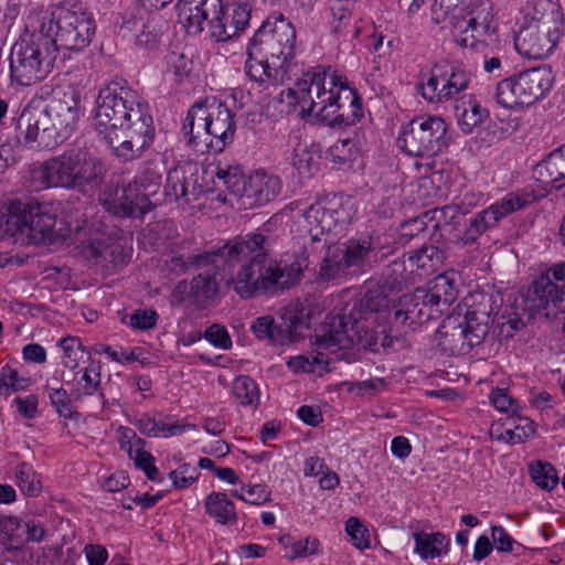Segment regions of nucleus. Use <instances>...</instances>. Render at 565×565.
Wrapping results in <instances>:
<instances>
[{
  "label": "nucleus",
  "mask_w": 565,
  "mask_h": 565,
  "mask_svg": "<svg viewBox=\"0 0 565 565\" xmlns=\"http://www.w3.org/2000/svg\"><path fill=\"white\" fill-rule=\"evenodd\" d=\"M28 18L32 32L50 38L56 54L60 50L82 51L92 42L96 30L92 14L81 6H57L50 11L34 10Z\"/></svg>",
  "instance_id": "nucleus-7"
},
{
  "label": "nucleus",
  "mask_w": 565,
  "mask_h": 565,
  "mask_svg": "<svg viewBox=\"0 0 565 565\" xmlns=\"http://www.w3.org/2000/svg\"><path fill=\"white\" fill-rule=\"evenodd\" d=\"M470 84V74L458 65L436 64L422 75L418 88L422 97L430 104H444Z\"/></svg>",
  "instance_id": "nucleus-18"
},
{
  "label": "nucleus",
  "mask_w": 565,
  "mask_h": 565,
  "mask_svg": "<svg viewBox=\"0 0 565 565\" xmlns=\"http://www.w3.org/2000/svg\"><path fill=\"white\" fill-rule=\"evenodd\" d=\"M42 109H23L17 121L19 142H38L41 147H55L57 143Z\"/></svg>",
  "instance_id": "nucleus-25"
},
{
  "label": "nucleus",
  "mask_w": 565,
  "mask_h": 565,
  "mask_svg": "<svg viewBox=\"0 0 565 565\" xmlns=\"http://www.w3.org/2000/svg\"><path fill=\"white\" fill-rule=\"evenodd\" d=\"M444 253L436 246H423L408 254V265L411 268L422 269L425 273H433L443 264Z\"/></svg>",
  "instance_id": "nucleus-43"
},
{
  "label": "nucleus",
  "mask_w": 565,
  "mask_h": 565,
  "mask_svg": "<svg viewBox=\"0 0 565 565\" xmlns=\"http://www.w3.org/2000/svg\"><path fill=\"white\" fill-rule=\"evenodd\" d=\"M198 166L191 161L177 163L167 175L164 195L169 201H178L195 193Z\"/></svg>",
  "instance_id": "nucleus-30"
},
{
  "label": "nucleus",
  "mask_w": 565,
  "mask_h": 565,
  "mask_svg": "<svg viewBox=\"0 0 565 565\" xmlns=\"http://www.w3.org/2000/svg\"><path fill=\"white\" fill-rule=\"evenodd\" d=\"M87 255L99 264L117 266L125 263V253L121 245L109 238L93 239L87 247Z\"/></svg>",
  "instance_id": "nucleus-39"
},
{
  "label": "nucleus",
  "mask_w": 565,
  "mask_h": 565,
  "mask_svg": "<svg viewBox=\"0 0 565 565\" xmlns=\"http://www.w3.org/2000/svg\"><path fill=\"white\" fill-rule=\"evenodd\" d=\"M216 7H220V0H182L178 4L179 22L189 34H199Z\"/></svg>",
  "instance_id": "nucleus-31"
},
{
  "label": "nucleus",
  "mask_w": 565,
  "mask_h": 565,
  "mask_svg": "<svg viewBox=\"0 0 565 565\" xmlns=\"http://www.w3.org/2000/svg\"><path fill=\"white\" fill-rule=\"evenodd\" d=\"M94 126L100 140L122 162L140 159L156 135L148 104L121 78L99 89Z\"/></svg>",
  "instance_id": "nucleus-2"
},
{
  "label": "nucleus",
  "mask_w": 565,
  "mask_h": 565,
  "mask_svg": "<svg viewBox=\"0 0 565 565\" xmlns=\"http://www.w3.org/2000/svg\"><path fill=\"white\" fill-rule=\"evenodd\" d=\"M106 175L105 164L95 156L82 151H64L45 160L33 171V178L44 189L63 188L85 191L102 185Z\"/></svg>",
  "instance_id": "nucleus-9"
},
{
  "label": "nucleus",
  "mask_w": 565,
  "mask_h": 565,
  "mask_svg": "<svg viewBox=\"0 0 565 565\" xmlns=\"http://www.w3.org/2000/svg\"><path fill=\"white\" fill-rule=\"evenodd\" d=\"M42 110L47 117L51 136H54L57 145L62 143L72 136L84 115L82 94L76 87L67 86L56 92Z\"/></svg>",
  "instance_id": "nucleus-17"
},
{
  "label": "nucleus",
  "mask_w": 565,
  "mask_h": 565,
  "mask_svg": "<svg viewBox=\"0 0 565 565\" xmlns=\"http://www.w3.org/2000/svg\"><path fill=\"white\" fill-rule=\"evenodd\" d=\"M360 313L359 310L345 308L338 315L329 316L321 333L313 337L312 344L316 345L317 353L290 358L288 367L296 373H315L321 364L327 363L324 352L339 354L341 359L348 358L345 353H341L348 350L379 352L380 345L387 344V337L383 335V341L380 342L377 333L366 330L365 322L358 320L356 316Z\"/></svg>",
  "instance_id": "nucleus-5"
},
{
  "label": "nucleus",
  "mask_w": 565,
  "mask_h": 565,
  "mask_svg": "<svg viewBox=\"0 0 565 565\" xmlns=\"http://www.w3.org/2000/svg\"><path fill=\"white\" fill-rule=\"evenodd\" d=\"M160 34L161 28L159 23L154 19L147 20V22L141 24V29L138 30V33L135 35V42L139 46L153 47Z\"/></svg>",
  "instance_id": "nucleus-61"
},
{
  "label": "nucleus",
  "mask_w": 565,
  "mask_h": 565,
  "mask_svg": "<svg viewBox=\"0 0 565 565\" xmlns=\"http://www.w3.org/2000/svg\"><path fill=\"white\" fill-rule=\"evenodd\" d=\"M358 153V143L351 138L337 140L329 149V156L334 163H345L355 158Z\"/></svg>",
  "instance_id": "nucleus-55"
},
{
  "label": "nucleus",
  "mask_w": 565,
  "mask_h": 565,
  "mask_svg": "<svg viewBox=\"0 0 565 565\" xmlns=\"http://www.w3.org/2000/svg\"><path fill=\"white\" fill-rule=\"evenodd\" d=\"M487 316L486 311L470 310L465 299V303L459 305L443 322L439 332L445 350L451 354H466L480 344L488 333Z\"/></svg>",
  "instance_id": "nucleus-12"
},
{
  "label": "nucleus",
  "mask_w": 565,
  "mask_h": 565,
  "mask_svg": "<svg viewBox=\"0 0 565 565\" xmlns=\"http://www.w3.org/2000/svg\"><path fill=\"white\" fill-rule=\"evenodd\" d=\"M205 513L218 525L233 526L238 522V515L233 501L226 493L213 491L203 500Z\"/></svg>",
  "instance_id": "nucleus-35"
},
{
  "label": "nucleus",
  "mask_w": 565,
  "mask_h": 565,
  "mask_svg": "<svg viewBox=\"0 0 565 565\" xmlns=\"http://www.w3.org/2000/svg\"><path fill=\"white\" fill-rule=\"evenodd\" d=\"M354 215L350 199L332 195L326 196L311 204L303 214L306 228L313 242L333 232H342Z\"/></svg>",
  "instance_id": "nucleus-15"
},
{
  "label": "nucleus",
  "mask_w": 565,
  "mask_h": 565,
  "mask_svg": "<svg viewBox=\"0 0 565 565\" xmlns=\"http://www.w3.org/2000/svg\"><path fill=\"white\" fill-rule=\"evenodd\" d=\"M455 116L460 130L469 135L488 118L489 111L475 96L465 95L455 104Z\"/></svg>",
  "instance_id": "nucleus-34"
},
{
  "label": "nucleus",
  "mask_w": 565,
  "mask_h": 565,
  "mask_svg": "<svg viewBox=\"0 0 565 565\" xmlns=\"http://www.w3.org/2000/svg\"><path fill=\"white\" fill-rule=\"evenodd\" d=\"M232 393L235 399L243 406L257 405L259 401V391L256 382L247 376H237L232 386Z\"/></svg>",
  "instance_id": "nucleus-49"
},
{
  "label": "nucleus",
  "mask_w": 565,
  "mask_h": 565,
  "mask_svg": "<svg viewBox=\"0 0 565 565\" xmlns=\"http://www.w3.org/2000/svg\"><path fill=\"white\" fill-rule=\"evenodd\" d=\"M279 544L286 550L285 557L290 561L318 555L320 548V541L315 536L296 539L285 534L279 537Z\"/></svg>",
  "instance_id": "nucleus-41"
},
{
  "label": "nucleus",
  "mask_w": 565,
  "mask_h": 565,
  "mask_svg": "<svg viewBox=\"0 0 565 565\" xmlns=\"http://www.w3.org/2000/svg\"><path fill=\"white\" fill-rule=\"evenodd\" d=\"M72 397V394L62 387L49 388L51 405L55 408L58 416L65 419H74L78 416L73 407Z\"/></svg>",
  "instance_id": "nucleus-53"
},
{
  "label": "nucleus",
  "mask_w": 565,
  "mask_h": 565,
  "mask_svg": "<svg viewBox=\"0 0 565 565\" xmlns=\"http://www.w3.org/2000/svg\"><path fill=\"white\" fill-rule=\"evenodd\" d=\"M491 405L501 413L518 416L522 409L516 399L511 397L504 388L495 387L489 395Z\"/></svg>",
  "instance_id": "nucleus-56"
},
{
  "label": "nucleus",
  "mask_w": 565,
  "mask_h": 565,
  "mask_svg": "<svg viewBox=\"0 0 565 565\" xmlns=\"http://www.w3.org/2000/svg\"><path fill=\"white\" fill-rule=\"evenodd\" d=\"M158 313L152 309H137L124 317L122 322L136 330H149L157 326Z\"/></svg>",
  "instance_id": "nucleus-58"
},
{
  "label": "nucleus",
  "mask_w": 565,
  "mask_h": 565,
  "mask_svg": "<svg viewBox=\"0 0 565 565\" xmlns=\"http://www.w3.org/2000/svg\"><path fill=\"white\" fill-rule=\"evenodd\" d=\"M449 24L458 33L457 42L465 47H473L478 41H486L497 31L492 4L480 1L473 7H466V11Z\"/></svg>",
  "instance_id": "nucleus-20"
},
{
  "label": "nucleus",
  "mask_w": 565,
  "mask_h": 565,
  "mask_svg": "<svg viewBox=\"0 0 565 565\" xmlns=\"http://www.w3.org/2000/svg\"><path fill=\"white\" fill-rule=\"evenodd\" d=\"M428 302L433 308L439 309L438 307L443 303L445 306L451 305L457 298V286L455 282L454 274H441L438 275L430 288L425 289Z\"/></svg>",
  "instance_id": "nucleus-38"
},
{
  "label": "nucleus",
  "mask_w": 565,
  "mask_h": 565,
  "mask_svg": "<svg viewBox=\"0 0 565 565\" xmlns=\"http://www.w3.org/2000/svg\"><path fill=\"white\" fill-rule=\"evenodd\" d=\"M243 204L248 206L264 205L274 201L281 192L280 179L271 173L258 170L248 177Z\"/></svg>",
  "instance_id": "nucleus-29"
},
{
  "label": "nucleus",
  "mask_w": 565,
  "mask_h": 565,
  "mask_svg": "<svg viewBox=\"0 0 565 565\" xmlns=\"http://www.w3.org/2000/svg\"><path fill=\"white\" fill-rule=\"evenodd\" d=\"M553 84L551 67H531L500 81L495 86L494 97L505 108L531 106L545 98Z\"/></svg>",
  "instance_id": "nucleus-11"
},
{
  "label": "nucleus",
  "mask_w": 565,
  "mask_h": 565,
  "mask_svg": "<svg viewBox=\"0 0 565 565\" xmlns=\"http://www.w3.org/2000/svg\"><path fill=\"white\" fill-rule=\"evenodd\" d=\"M203 337L206 341H209L213 347L222 350H228L232 347V339L226 330V328L222 324L214 323L210 326L205 331Z\"/></svg>",
  "instance_id": "nucleus-62"
},
{
  "label": "nucleus",
  "mask_w": 565,
  "mask_h": 565,
  "mask_svg": "<svg viewBox=\"0 0 565 565\" xmlns=\"http://www.w3.org/2000/svg\"><path fill=\"white\" fill-rule=\"evenodd\" d=\"M209 171L216 189H225L234 198L243 200L244 193H246L248 177L241 163L217 160L210 164Z\"/></svg>",
  "instance_id": "nucleus-27"
},
{
  "label": "nucleus",
  "mask_w": 565,
  "mask_h": 565,
  "mask_svg": "<svg viewBox=\"0 0 565 565\" xmlns=\"http://www.w3.org/2000/svg\"><path fill=\"white\" fill-rule=\"evenodd\" d=\"M332 30L344 40H354L359 36L360 30L354 22L347 4L338 2L333 8Z\"/></svg>",
  "instance_id": "nucleus-46"
},
{
  "label": "nucleus",
  "mask_w": 565,
  "mask_h": 565,
  "mask_svg": "<svg viewBox=\"0 0 565 565\" xmlns=\"http://www.w3.org/2000/svg\"><path fill=\"white\" fill-rule=\"evenodd\" d=\"M13 405L19 415L25 419H33L38 415L39 397L35 394H30L24 397H15Z\"/></svg>",
  "instance_id": "nucleus-64"
},
{
  "label": "nucleus",
  "mask_w": 565,
  "mask_h": 565,
  "mask_svg": "<svg viewBox=\"0 0 565 565\" xmlns=\"http://www.w3.org/2000/svg\"><path fill=\"white\" fill-rule=\"evenodd\" d=\"M62 214L71 233H78L87 225L88 207L86 202L78 196H72L65 201Z\"/></svg>",
  "instance_id": "nucleus-42"
},
{
  "label": "nucleus",
  "mask_w": 565,
  "mask_h": 565,
  "mask_svg": "<svg viewBox=\"0 0 565 565\" xmlns=\"http://www.w3.org/2000/svg\"><path fill=\"white\" fill-rule=\"evenodd\" d=\"M425 288H417L414 294L404 295L396 305L390 307L387 297L381 291H369L362 301L354 302L348 310H359L358 320L365 322L366 330L377 333L379 341L387 337V344L381 348L391 347L392 339L397 338L399 330L416 327L435 319L440 312L433 308L427 301Z\"/></svg>",
  "instance_id": "nucleus-6"
},
{
  "label": "nucleus",
  "mask_w": 565,
  "mask_h": 565,
  "mask_svg": "<svg viewBox=\"0 0 565 565\" xmlns=\"http://www.w3.org/2000/svg\"><path fill=\"white\" fill-rule=\"evenodd\" d=\"M533 178L544 185H553L565 179V154L561 148L534 167Z\"/></svg>",
  "instance_id": "nucleus-36"
},
{
  "label": "nucleus",
  "mask_w": 565,
  "mask_h": 565,
  "mask_svg": "<svg viewBox=\"0 0 565 565\" xmlns=\"http://www.w3.org/2000/svg\"><path fill=\"white\" fill-rule=\"evenodd\" d=\"M230 9H224L220 1V7L212 11L209 20L210 36L216 42H225L236 35V29L231 23Z\"/></svg>",
  "instance_id": "nucleus-44"
},
{
  "label": "nucleus",
  "mask_w": 565,
  "mask_h": 565,
  "mask_svg": "<svg viewBox=\"0 0 565 565\" xmlns=\"http://www.w3.org/2000/svg\"><path fill=\"white\" fill-rule=\"evenodd\" d=\"M15 479L19 489L28 497L38 495L42 489L38 473L29 463L22 462L17 466Z\"/></svg>",
  "instance_id": "nucleus-50"
},
{
  "label": "nucleus",
  "mask_w": 565,
  "mask_h": 565,
  "mask_svg": "<svg viewBox=\"0 0 565 565\" xmlns=\"http://www.w3.org/2000/svg\"><path fill=\"white\" fill-rule=\"evenodd\" d=\"M58 347L63 351L62 364L71 371L77 369L84 359H89V353L77 337L66 335L60 339Z\"/></svg>",
  "instance_id": "nucleus-45"
},
{
  "label": "nucleus",
  "mask_w": 565,
  "mask_h": 565,
  "mask_svg": "<svg viewBox=\"0 0 565 565\" xmlns=\"http://www.w3.org/2000/svg\"><path fill=\"white\" fill-rule=\"evenodd\" d=\"M267 249L268 242L263 233H248L226 241L202 259L203 264L226 269L244 262L236 273L226 277L224 287L232 288L242 299H252L273 290L288 289L300 280L307 267L303 257H295L290 263L268 259Z\"/></svg>",
  "instance_id": "nucleus-1"
},
{
  "label": "nucleus",
  "mask_w": 565,
  "mask_h": 565,
  "mask_svg": "<svg viewBox=\"0 0 565 565\" xmlns=\"http://www.w3.org/2000/svg\"><path fill=\"white\" fill-rule=\"evenodd\" d=\"M31 385L30 379L22 376L19 372L6 364L0 371V396L9 397L10 395L25 391Z\"/></svg>",
  "instance_id": "nucleus-48"
},
{
  "label": "nucleus",
  "mask_w": 565,
  "mask_h": 565,
  "mask_svg": "<svg viewBox=\"0 0 565 565\" xmlns=\"http://www.w3.org/2000/svg\"><path fill=\"white\" fill-rule=\"evenodd\" d=\"M200 477V472L190 463H183L178 469L169 473L172 486L175 489H186L193 484Z\"/></svg>",
  "instance_id": "nucleus-60"
},
{
  "label": "nucleus",
  "mask_w": 565,
  "mask_h": 565,
  "mask_svg": "<svg viewBox=\"0 0 565 565\" xmlns=\"http://www.w3.org/2000/svg\"><path fill=\"white\" fill-rule=\"evenodd\" d=\"M374 250L371 236L350 238L327 252L320 264L319 275L324 280H333L364 270L370 265Z\"/></svg>",
  "instance_id": "nucleus-14"
},
{
  "label": "nucleus",
  "mask_w": 565,
  "mask_h": 565,
  "mask_svg": "<svg viewBox=\"0 0 565 565\" xmlns=\"http://www.w3.org/2000/svg\"><path fill=\"white\" fill-rule=\"evenodd\" d=\"M20 527L18 518L0 516V548L10 552L22 545Z\"/></svg>",
  "instance_id": "nucleus-47"
},
{
  "label": "nucleus",
  "mask_w": 565,
  "mask_h": 565,
  "mask_svg": "<svg viewBox=\"0 0 565 565\" xmlns=\"http://www.w3.org/2000/svg\"><path fill=\"white\" fill-rule=\"evenodd\" d=\"M56 53L50 38L32 32L26 18L24 32L12 46L10 54V76L13 82L29 86L44 79L51 72Z\"/></svg>",
  "instance_id": "nucleus-10"
},
{
  "label": "nucleus",
  "mask_w": 565,
  "mask_h": 565,
  "mask_svg": "<svg viewBox=\"0 0 565 565\" xmlns=\"http://www.w3.org/2000/svg\"><path fill=\"white\" fill-rule=\"evenodd\" d=\"M447 124L439 116H418L402 125L397 142L414 157H434L447 147Z\"/></svg>",
  "instance_id": "nucleus-13"
},
{
  "label": "nucleus",
  "mask_w": 565,
  "mask_h": 565,
  "mask_svg": "<svg viewBox=\"0 0 565 565\" xmlns=\"http://www.w3.org/2000/svg\"><path fill=\"white\" fill-rule=\"evenodd\" d=\"M130 424L138 429V431L150 438H170L179 436L188 430H195L194 424H178L157 420L148 413H143L138 417L130 420Z\"/></svg>",
  "instance_id": "nucleus-33"
},
{
  "label": "nucleus",
  "mask_w": 565,
  "mask_h": 565,
  "mask_svg": "<svg viewBox=\"0 0 565 565\" xmlns=\"http://www.w3.org/2000/svg\"><path fill=\"white\" fill-rule=\"evenodd\" d=\"M564 30L565 23L521 25L515 38V47L529 58H546L557 46Z\"/></svg>",
  "instance_id": "nucleus-21"
},
{
  "label": "nucleus",
  "mask_w": 565,
  "mask_h": 565,
  "mask_svg": "<svg viewBox=\"0 0 565 565\" xmlns=\"http://www.w3.org/2000/svg\"><path fill=\"white\" fill-rule=\"evenodd\" d=\"M531 476L533 481L542 489L552 490L558 483L555 469L548 463L539 462L531 467Z\"/></svg>",
  "instance_id": "nucleus-59"
},
{
  "label": "nucleus",
  "mask_w": 565,
  "mask_h": 565,
  "mask_svg": "<svg viewBox=\"0 0 565 565\" xmlns=\"http://www.w3.org/2000/svg\"><path fill=\"white\" fill-rule=\"evenodd\" d=\"M81 376L74 379L71 394L75 402H83L88 396H97L99 401V409L106 408L108 402L102 388L100 365L90 362L82 369Z\"/></svg>",
  "instance_id": "nucleus-32"
},
{
  "label": "nucleus",
  "mask_w": 565,
  "mask_h": 565,
  "mask_svg": "<svg viewBox=\"0 0 565 565\" xmlns=\"http://www.w3.org/2000/svg\"><path fill=\"white\" fill-rule=\"evenodd\" d=\"M160 184V172L149 168L138 174L131 182L132 186L138 188L140 196H143V199H147V201H151V198L158 193Z\"/></svg>",
  "instance_id": "nucleus-52"
},
{
  "label": "nucleus",
  "mask_w": 565,
  "mask_h": 565,
  "mask_svg": "<svg viewBox=\"0 0 565 565\" xmlns=\"http://www.w3.org/2000/svg\"><path fill=\"white\" fill-rule=\"evenodd\" d=\"M11 224L15 227V242L23 245L49 244L54 239L55 214L47 204H22L18 217Z\"/></svg>",
  "instance_id": "nucleus-19"
},
{
  "label": "nucleus",
  "mask_w": 565,
  "mask_h": 565,
  "mask_svg": "<svg viewBox=\"0 0 565 565\" xmlns=\"http://www.w3.org/2000/svg\"><path fill=\"white\" fill-rule=\"evenodd\" d=\"M115 438L119 449L134 461L135 467L143 471L149 480L157 481L159 470L154 465V457L147 449L148 443L128 426L117 427Z\"/></svg>",
  "instance_id": "nucleus-24"
},
{
  "label": "nucleus",
  "mask_w": 565,
  "mask_h": 565,
  "mask_svg": "<svg viewBox=\"0 0 565 565\" xmlns=\"http://www.w3.org/2000/svg\"><path fill=\"white\" fill-rule=\"evenodd\" d=\"M285 157L299 174L310 173L313 154L309 150L308 145L302 142L298 135L289 136Z\"/></svg>",
  "instance_id": "nucleus-40"
},
{
  "label": "nucleus",
  "mask_w": 565,
  "mask_h": 565,
  "mask_svg": "<svg viewBox=\"0 0 565 565\" xmlns=\"http://www.w3.org/2000/svg\"><path fill=\"white\" fill-rule=\"evenodd\" d=\"M22 211V203L20 201L10 202L8 206L0 207V231L6 232L15 238V227L11 222L12 218L18 217L19 212Z\"/></svg>",
  "instance_id": "nucleus-63"
},
{
  "label": "nucleus",
  "mask_w": 565,
  "mask_h": 565,
  "mask_svg": "<svg viewBox=\"0 0 565 565\" xmlns=\"http://www.w3.org/2000/svg\"><path fill=\"white\" fill-rule=\"evenodd\" d=\"M235 130L231 109L216 98L196 102L182 126L189 146L201 153L223 151L233 142Z\"/></svg>",
  "instance_id": "nucleus-8"
},
{
  "label": "nucleus",
  "mask_w": 565,
  "mask_h": 565,
  "mask_svg": "<svg viewBox=\"0 0 565 565\" xmlns=\"http://www.w3.org/2000/svg\"><path fill=\"white\" fill-rule=\"evenodd\" d=\"M231 494L246 503L260 505L270 501V491L264 484H243L235 489Z\"/></svg>",
  "instance_id": "nucleus-54"
},
{
  "label": "nucleus",
  "mask_w": 565,
  "mask_h": 565,
  "mask_svg": "<svg viewBox=\"0 0 565 565\" xmlns=\"http://www.w3.org/2000/svg\"><path fill=\"white\" fill-rule=\"evenodd\" d=\"M415 552L424 559L436 558L448 552L450 540L440 532L414 534Z\"/></svg>",
  "instance_id": "nucleus-37"
},
{
  "label": "nucleus",
  "mask_w": 565,
  "mask_h": 565,
  "mask_svg": "<svg viewBox=\"0 0 565 565\" xmlns=\"http://www.w3.org/2000/svg\"><path fill=\"white\" fill-rule=\"evenodd\" d=\"M466 0H435L433 20L436 23H448L466 11Z\"/></svg>",
  "instance_id": "nucleus-51"
},
{
  "label": "nucleus",
  "mask_w": 565,
  "mask_h": 565,
  "mask_svg": "<svg viewBox=\"0 0 565 565\" xmlns=\"http://www.w3.org/2000/svg\"><path fill=\"white\" fill-rule=\"evenodd\" d=\"M209 252L194 256L193 263L200 273L191 280V297L194 305H206L218 299L222 286L226 279V267L203 264V257Z\"/></svg>",
  "instance_id": "nucleus-23"
},
{
  "label": "nucleus",
  "mask_w": 565,
  "mask_h": 565,
  "mask_svg": "<svg viewBox=\"0 0 565 565\" xmlns=\"http://www.w3.org/2000/svg\"><path fill=\"white\" fill-rule=\"evenodd\" d=\"M526 303L531 313L545 318L565 310V262L552 266L533 281Z\"/></svg>",
  "instance_id": "nucleus-16"
},
{
  "label": "nucleus",
  "mask_w": 565,
  "mask_h": 565,
  "mask_svg": "<svg viewBox=\"0 0 565 565\" xmlns=\"http://www.w3.org/2000/svg\"><path fill=\"white\" fill-rule=\"evenodd\" d=\"M280 97L301 117L328 126H352L363 117L362 98L345 76L331 68L305 73Z\"/></svg>",
  "instance_id": "nucleus-3"
},
{
  "label": "nucleus",
  "mask_w": 565,
  "mask_h": 565,
  "mask_svg": "<svg viewBox=\"0 0 565 565\" xmlns=\"http://www.w3.org/2000/svg\"><path fill=\"white\" fill-rule=\"evenodd\" d=\"M520 25L565 23L558 0H520Z\"/></svg>",
  "instance_id": "nucleus-28"
},
{
  "label": "nucleus",
  "mask_w": 565,
  "mask_h": 565,
  "mask_svg": "<svg viewBox=\"0 0 565 565\" xmlns=\"http://www.w3.org/2000/svg\"><path fill=\"white\" fill-rule=\"evenodd\" d=\"M294 24L281 13H273L262 23L247 45L245 71L264 89L281 85L296 56Z\"/></svg>",
  "instance_id": "nucleus-4"
},
{
  "label": "nucleus",
  "mask_w": 565,
  "mask_h": 565,
  "mask_svg": "<svg viewBox=\"0 0 565 565\" xmlns=\"http://www.w3.org/2000/svg\"><path fill=\"white\" fill-rule=\"evenodd\" d=\"M525 204L526 201L516 194L505 195L470 218L462 235L459 236V241L463 245L475 243L488 228L497 225L501 218L510 213L521 210Z\"/></svg>",
  "instance_id": "nucleus-22"
},
{
  "label": "nucleus",
  "mask_w": 565,
  "mask_h": 565,
  "mask_svg": "<svg viewBox=\"0 0 565 565\" xmlns=\"http://www.w3.org/2000/svg\"><path fill=\"white\" fill-rule=\"evenodd\" d=\"M345 532L356 548L365 550L371 546L369 530L358 518L351 516L348 519Z\"/></svg>",
  "instance_id": "nucleus-57"
},
{
  "label": "nucleus",
  "mask_w": 565,
  "mask_h": 565,
  "mask_svg": "<svg viewBox=\"0 0 565 565\" xmlns=\"http://www.w3.org/2000/svg\"><path fill=\"white\" fill-rule=\"evenodd\" d=\"M105 209L120 217H141L153 207L152 201L140 196L131 183L117 188L111 198L104 201Z\"/></svg>",
  "instance_id": "nucleus-26"
}]
</instances>
